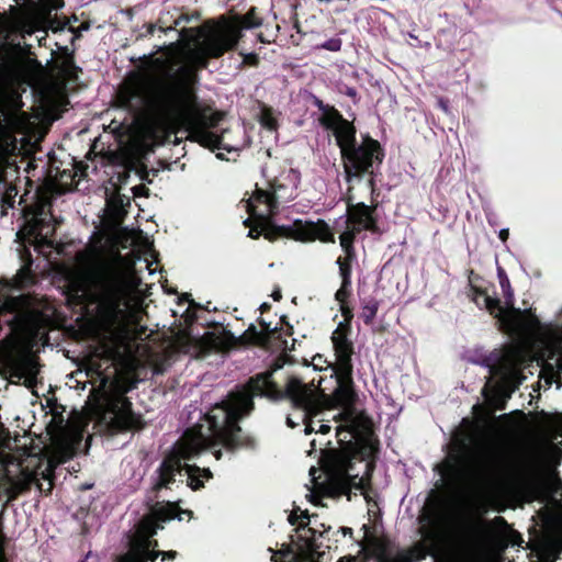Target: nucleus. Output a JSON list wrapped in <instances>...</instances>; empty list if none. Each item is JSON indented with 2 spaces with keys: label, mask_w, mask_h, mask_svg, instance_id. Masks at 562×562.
<instances>
[{
  "label": "nucleus",
  "mask_w": 562,
  "mask_h": 562,
  "mask_svg": "<svg viewBox=\"0 0 562 562\" xmlns=\"http://www.w3.org/2000/svg\"><path fill=\"white\" fill-rule=\"evenodd\" d=\"M469 296L477 306H484L494 315L501 327L514 337L493 370L505 391L512 393L518 389L526 380L522 371L532 362L562 373V325H542L530 310L503 308L498 299L473 285L472 279Z\"/></svg>",
  "instance_id": "4"
},
{
  "label": "nucleus",
  "mask_w": 562,
  "mask_h": 562,
  "mask_svg": "<svg viewBox=\"0 0 562 562\" xmlns=\"http://www.w3.org/2000/svg\"><path fill=\"white\" fill-rule=\"evenodd\" d=\"M316 105L322 111L319 122L326 128L330 130L336 138L340 148L342 159L349 157L350 154L367 147L378 149L380 143L370 136H363L359 145L356 144V128L349 121L345 120L342 115L334 108L326 106L322 101H317Z\"/></svg>",
  "instance_id": "15"
},
{
  "label": "nucleus",
  "mask_w": 562,
  "mask_h": 562,
  "mask_svg": "<svg viewBox=\"0 0 562 562\" xmlns=\"http://www.w3.org/2000/svg\"><path fill=\"white\" fill-rule=\"evenodd\" d=\"M383 151L378 149H358L342 159L345 178L348 183L347 212L348 221L358 225V228L370 229L374 225L372 209L364 202H359L360 196L370 195L373 192V165L381 164Z\"/></svg>",
  "instance_id": "8"
},
{
  "label": "nucleus",
  "mask_w": 562,
  "mask_h": 562,
  "mask_svg": "<svg viewBox=\"0 0 562 562\" xmlns=\"http://www.w3.org/2000/svg\"><path fill=\"white\" fill-rule=\"evenodd\" d=\"M56 68L57 80L61 86L75 82L79 77L80 69L76 66L70 56L64 57L61 60L57 61Z\"/></svg>",
  "instance_id": "19"
},
{
  "label": "nucleus",
  "mask_w": 562,
  "mask_h": 562,
  "mask_svg": "<svg viewBox=\"0 0 562 562\" xmlns=\"http://www.w3.org/2000/svg\"><path fill=\"white\" fill-rule=\"evenodd\" d=\"M139 282L131 265H115L92 273L86 284L75 290V296L93 305L99 325L110 327L136 316L139 302L133 292Z\"/></svg>",
  "instance_id": "5"
},
{
  "label": "nucleus",
  "mask_w": 562,
  "mask_h": 562,
  "mask_svg": "<svg viewBox=\"0 0 562 562\" xmlns=\"http://www.w3.org/2000/svg\"><path fill=\"white\" fill-rule=\"evenodd\" d=\"M45 479L48 480L50 482V476L49 474L45 475Z\"/></svg>",
  "instance_id": "38"
},
{
  "label": "nucleus",
  "mask_w": 562,
  "mask_h": 562,
  "mask_svg": "<svg viewBox=\"0 0 562 562\" xmlns=\"http://www.w3.org/2000/svg\"><path fill=\"white\" fill-rule=\"evenodd\" d=\"M326 49L329 50H339L341 47V42L339 40H329L323 45Z\"/></svg>",
  "instance_id": "26"
},
{
  "label": "nucleus",
  "mask_w": 562,
  "mask_h": 562,
  "mask_svg": "<svg viewBox=\"0 0 562 562\" xmlns=\"http://www.w3.org/2000/svg\"><path fill=\"white\" fill-rule=\"evenodd\" d=\"M176 506L168 505V507L159 508L155 510L150 516L145 517L130 542V550L120 555L116 562H156L158 557L161 560H172L176 557L175 551H155L151 550L153 544H157L151 541V538L157 533L158 529L162 528L160 522H167L172 519L182 520L183 517L176 515Z\"/></svg>",
  "instance_id": "10"
},
{
  "label": "nucleus",
  "mask_w": 562,
  "mask_h": 562,
  "mask_svg": "<svg viewBox=\"0 0 562 562\" xmlns=\"http://www.w3.org/2000/svg\"><path fill=\"white\" fill-rule=\"evenodd\" d=\"M20 8H12L11 15L5 21V27L10 32H19L22 36L35 32L42 33L38 43L46 35L48 14L53 10L64 7L63 0H14Z\"/></svg>",
  "instance_id": "11"
},
{
  "label": "nucleus",
  "mask_w": 562,
  "mask_h": 562,
  "mask_svg": "<svg viewBox=\"0 0 562 562\" xmlns=\"http://www.w3.org/2000/svg\"><path fill=\"white\" fill-rule=\"evenodd\" d=\"M286 424L290 428H294L297 425L291 417L286 418Z\"/></svg>",
  "instance_id": "31"
},
{
  "label": "nucleus",
  "mask_w": 562,
  "mask_h": 562,
  "mask_svg": "<svg viewBox=\"0 0 562 562\" xmlns=\"http://www.w3.org/2000/svg\"><path fill=\"white\" fill-rule=\"evenodd\" d=\"M83 562H86V561H83Z\"/></svg>",
  "instance_id": "40"
},
{
  "label": "nucleus",
  "mask_w": 562,
  "mask_h": 562,
  "mask_svg": "<svg viewBox=\"0 0 562 562\" xmlns=\"http://www.w3.org/2000/svg\"><path fill=\"white\" fill-rule=\"evenodd\" d=\"M376 310L375 308H371V311H368V314H370V316H373L375 314Z\"/></svg>",
  "instance_id": "35"
},
{
  "label": "nucleus",
  "mask_w": 562,
  "mask_h": 562,
  "mask_svg": "<svg viewBox=\"0 0 562 562\" xmlns=\"http://www.w3.org/2000/svg\"><path fill=\"white\" fill-rule=\"evenodd\" d=\"M498 278L503 292L506 295L507 304H512L513 291L510 289L509 280L501 269H498Z\"/></svg>",
  "instance_id": "22"
},
{
  "label": "nucleus",
  "mask_w": 562,
  "mask_h": 562,
  "mask_svg": "<svg viewBox=\"0 0 562 562\" xmlns=\"http://www.w3.org/2000/svg\"><path fill=\"white\" fill-rule=\"evenodd\" d=\"M420 535L425 544L431 549H438L447 536L446 518L438 513H425L420 520Z\"/></svg>",
  "instance_id": "17"
},
{
  "label": "nucleus",
  "mask_w": 562,
  "mask_h": 562,
  "mask_svg": "<svg viewBox=\"0 0 562 562\" xmlns=\"http://www.w3.org/2000/svg\"><path fill=\"white\" fill-rule=\"evenodd\" d=\"M355 237V231L353 229H347L340 236V246L345 250L346 254H349L352 241Z\"/></svg>",
  "instance_id": "23"
},
{
  "label": "nucleus",
  "mask_w": 562,
  "mask_h": 562,
  "mask_svg": "<svg viewBox=\"0 0 562 562\" xmlns=\"http://www.w3.org/2000/svg\"><path fill=\"white\" fill-rule=\"evenodd\" d=\"M285 364V360H278L272 370L250 379L241 391L232 393L226 402L214 406L205 416V424L188 429L160 465L154 488L168 487L178 477L181 482L186 479L192 490L202 487L203 481L211 479L212 473L196 462L209 451L220 460L221 447L235 449L240 446L241 428L238 422L252 411L254 398L288 397L303 412L305 434H326L331 427L329 423H336L339 448H322L321 468L310 469L311 502L316 503L319 496L338 494L346 495L348 499L360 494L368 499L367 476L370 475L371 463L364 459L358 460V456L371 452L368 418L352 406V415L362 417L364 425L363 429L355 424L349 425L342 416V405L334 401V395L329 400L330 407H325L322 398L326 391L323 387L325 379L319 378L317 387H314L315 379L311 384H304L288 371L281 376L279 372Z\"/></svg>",
  "instance_id": "1"
},
{
  "label": "nucleus",
  "mask_w": 562,
  "mask_h": 562,
  "mask_svg": "<svg viewBox=\"0 0 562 562\" xmlns=\"http://www.w3.org/2000/svg\"><path fill=\"white\" fill-rule=\"evenodd\" d=\"M156 29H157V26H156V25H154V24H151V25H149V30H148V32H149L150 34H154V32L156 31Z\"/></svg>",
  "instance_id": "34"
},
{
  "label": "nucleus",
  "mask_w": 562,
  "mask_h": 562,
  "mask_svg": "<svg viewBox=\"0 0 562 562\" xmlns=\"http://www.w3.org/2000/svg\"><path fill=\"white\" fill-rule=\"evenodd\" d=\"M337 265L339 266L340 269L342 282L341 286L336 292L335 297L336 301L339 302L340 304V312L344 318L338 322L336 329L333 331L331 342L335 346L342 374L348 379V375L351 371V356L353 353V346L351 340L349 339L350 321L352 318V313L351 310L345 304L349 295L348 288L350 285V271L348 267L341 261V259L337 260Z\"/></svg>",
  "instance_id": "12"
},
{
  "label": "nucleus",
  "mask_w": 562,
  "mask_h": 562,
  "mask_svg": "<svg viewBox=\"0 0 562 562\" xmlns=\"http://www.w3.org/2000/svg\"><path fill=\"white\" fill-rule=\"evenodd\" d=\"M119 243L123 248L128 246H147L148 238L140 231L136 229H124L119 236Z\"/></svg>",
  "instance_id": "20"
},
{
  "label": "nucleus",
  "mask_w": 562,
  "mask_h": 562,
  "mask_svg": "<svg viewBox=\"0 0 562 562\" xmlns=\"http://www.w3.org/2000/svg\"><path fill=\"white\" fill-rule=\"evenodd\" d=\"M334 352H336L335 346ZM336 362H329L322 355H316L313 357L312 361L307 367H313L314 371H326L330 370L329 380L334 382L335 390L333 392L334 401L344 407L342 416L347 418L349 425H357L359 429H363V419L362 417H357L352 415V403L355 402V392L352 390V370L350 371L348 379L344 376L340 362L337 353H335Z\"/></svg>",
  "instance_id": "14"
},
{
  "label": "nucleus",
  "mask_w": 562,
  "mask_h": 562,
  "mask_svg": "<svg viewBox=\"0 0 562 562\" xmlns=\"http://www.w3.org/2000/svg\"><path fill=\"white\" fill-rule=\"evenodd\" d=\"M470 537L477 549H494L499 552L508 547H519L522 542L503 517H495L490 521L477 520L471 527Z\"/></svg>",
  "instance_id": "16"
},
{
  "label": "nucleus",
  "mask_w": 562,
  "mask_h": 562,
  "mask_svg": "<svg viewBox=\"0 0 562 562\" xmlns=\"http://www.w3.org/2000/svg\"><path fill=\"white\" fill-rule=\"evenodd\" d=\"M258 37H259V40H260L261 42H263V37H262V35H261V34H259V36H258Z\"/></svg>",
  "instance_id": "39"
},
{
  "label": "nucleus",
  "mask_w": 562,
  "mask_h": 562,
  "mask_svg": "<svg viewBox=\"0 0 562 562\" xmlns=\"http://www.w3.org/2000/svg\"><path fill=\"white\" fill-rule=\"evenodd\" d=\"M64 178L71 179V175L64 171L59 181L48 180L37 192L36 202L23 211L24 224L16 235L20 238H30L36 248L52 245L49 236L55 227L49 212L52 198L71 189V182L65 181Z\"/></svg>",
  "instance_id": "9"
},
{
  "label": "nucleus",
  "mask_w": 562,
  "mask_h": 562,
  "mask_svg": "<svg viewBox=\"0 0 562 562\" xmlns=\"http://www.w3.org/2000/svg\"><path fill=\"white\" fill-rule=\"evenodd\" d=\"M199 16L182 14L172 26L159 27L165 35L173 34L175 41L157 45V52L162 50L164 56L151 59L142 74L125 81L119 91L120 106L134 113L127 140L120 149L126 167H134L181 127L192 142L212 150H229L220 136L210 132L222 114L196 105L194 68L205 66L206 60L203 64L189 60L180 45L181 34L188 29L178 31L177 27Z\"/></svg>",
  "instance_id": "2"
},
{
  "label": "nucleus",
  "mask_w": 562,
  "mask_h": 562,
  "mask_svg": "<svg viewBox=\"0 0 562 562\" xmlns=\"http://www.w3.org/2000/svg\"><path fill=\"white\" fill-rule=\"evenodd\" d=\"M4 308H7V310H10V308H11V305H10V303H9V302L5 304Z\"/></svg>",
  "instance_id": "37"
},
{
  "label": "nucleus",
  "mask_w": 562,
  "mask_h": 562,
  "mask_svg": "<svg viewBox=\"0 0 562 562\" xmlns=\"http://www.w3.org/2000/svg\"><path fill=\"white\" fill-rule=\"evenodd\" d=\"M361 550L367 557H375L379 562H386L384 557V546L375 538H366L361 542Z\"/></svg>",
  "instance_id": "21"
},
{
  "label": "nucleus",
  "mask_w": 562,
  "mask_h": 562,
  "mask_svg": "<svg viewBox=\"0 0 562 562\" xmlns=\"http://www.w3.org/2000/svg\"><path fill=\"white\" fill-rule=\"evenodd\" d=\"M274 301H279L281 299V291L279 289L274 290L271 294Z\"/></svg>",
  "instance_id": "29"
},
{
  "label": "nucleus",
  "mask_w": 562,
  "mask_h": 562,
  "mask_svg": "<svg viewBox=\"0 0 562 562\" xmlns=\"http://www.w3.org/2000/svg\"><path fill=\"white\" fill-rule=\"evenodd\" d=\"M376 310L375 308H371V311H368V314H370V316H373L375 314Z\"/></svg>",
  "instance_id": "36"
},
{
  "label": "nucleus",
  "mask_w": 562,
  "mask_h": 562,
  "mask_svg": "<svg viewBox=\"0 0 562 562\" xmlns=\"http://www.w3.org/2000/svg\"><path fill=\"white\" fill-rule=\"evenodd\" d=\"M439 106L446 114L449 113L448 106L443 101H439Z\"/></svg>",
  "instance_id": "30"
},
{
  "label": "nucleus",
  "mask_w": 562,
  "mask_h": 562,
  "mask_svg": "<svg viewBox=\"0 0 562 562\" xmlns=\"http://www.w3.org/2000/svg\"><path fill=\"white\" fill-rule=\"evenodd\" d=\"M546 527L560 526V530L550 536L542 544L539 551V557L543 562H555L562 553V521L553 525H547Z\"/></svg>",
  "instance_id": "18"
},
{
  "label": "nucleus",
  "mask_w": 562,
  "mask_h": 562,
  "mask_svg": "<svg viewBox=\"0 0 562 562\" xmlns=\"http://www.w3.org/2000/svg\"><path fill=\"white\" fill-rule=\"evenodd\" d=\"M136 261H139V258H136V260H135V259H130L127 257H123L122 255H117V256H115L113 261L110 265H108L104 269H110L111 267H113L115 265H131L134 274L137 277V272L135 269Z\"/></svg>",
  "instance_id": "24"
},
{
  "label": "nucleus",
  "mask_w": 562,
  "mask_h": 562,
  "mask_svg": "<svg viewBox=\"0 0 562 562\" xmlns=\"http://www.w3.org/2000/svg\"><path fill=\"white\" fill-rule=\"evenodd\" d=\"M98 424L111 431L131 430L142 426L139 416L133 414L131 402L122 395L103 394L92 407Z\"/></svg>",
  "instance_id": "13"
},
{
  "label": "nucleus",
  "mask_w": 562,
  "mask_h": 562,
  "mask_svg": "<svg viewBox=\"0 0 562 562\" xmlns=\"http://www.w3.org/2000/svg\"><path fill=\"white\" fill-rule=\"evenodd\" d=\"M279 188L274 186L267 190L257 188L252 195L246 200V207L250 217L244 220V224L249 226L251 221H255V226L250 227L247 236L258 238L263 235L267 239L282 236L305 244L315 240L333 243L334 235L327 223L322 220L317 222L295 220L291 226H273L271 224L270 215L278 206L277 191Z\"/></svg>",
  "instance_id": "6"
},
{
  "label": "nucleus",
  "mask_w": 562,
  "mask_h": 562,
  "mask_svg": "<svg viewBox=\"0 0 562 562\" xmlns=\"http://www.w3.org/2000/svg\"><path fill=\"white\" fill-rule=\"evenodd\" d=\"M509 232L508 228H502L499 231V238L505 241L508 238Z\"/></svg>",
  "instance_id": "28"
},
{
  "label": "nucleus",
  "mask_w": 562,
  "mask_h": 562,
  "mask_svg": "<svg viewBox=\"0 0 562 562\" xmlns=\"http://www.w3.org/2000/svg\"><path fill=\"white\" fill-rule=\"evenodd\" d=\"M540 448L510 462L504 445L496 436L479 442L472 454L450 453L440 465L446 483L463 491L481 492L499 484L543 493L539 515L543 522L562 521V482L546 468L559 463L562 450L555 440L562 437V413L543 414L538 420Z\"/></svg>",
  "instance_id": "3"
},
{
  "label": "nucleus",
  "mask_w": 562,
  "mask_h": 562,
  "mask_svg": "<svg viewBox=\"0 0 562 562\" xmlns=\"http://www.w3.org/2000/svg\"><path fill=\"white\" fill-rule=\"evenodd\" d=\"M261 25L251 9L244 18L209 23L200 29H191L181 34L182 52L193 63L203 64L207 58H217L236 46L241 30Z\"/></svg>",
  "instance_id": "7"
},
{
  "label": "nucleus",
  "mask_w": 562,
  "mask_h": 562,
  "mask_svg": "<svg viewBox=\"0 0 562 562\" xmlns=\"http://www.w3.org/2000/svg\"><path fill=\"white\" fill-rule=\"evenodd\" d=\"M308 519V516L305 512H301L300 513V516L297 515V512H293L289 515V522L294 526L299 522V520H301V522L299 524L300 527H304L307 522L305 520Z\"/></svg>",
  "instance_id": "25"
},
{
  "label": "nucleus",
  "mask_w": 562,
  "mask_h": 562,
  "mask_svg": "<svg viewBox=\"0 0 562 562\" xmlns=\"http://www.w3.org/2000/svg\"><path fill=\"white\" fill-rule=\"evenodd\" d=\"M341 531H342V533H344L345 536H347V535H349V536H350V535L352 533V530H351L350 528H342V529H341Z\"/></svg>",
  "instance_id": "33"
},
{
  "label": "nucleus",
  "mask_w": 562,
  "mask_h": 562,
  "mask_svg": "<svg viewBox=\"0 0 562 562\" xmlns=\"http://www.w3.org/2000/svg\"><path fill=\"white\" fill-rule=\"evenodd\" d=\"M311 446H312V450L308 451V454H312L313 451H316V440L315 439L312 440Z\"/></svg>",
  "instance_id": "32"
},
{
  "label": "nucleus",
  "mask_w": 562,
  "mask_h": 562,
  "mask_svg": "<svg viewBox=\"0 0 562 562\" xmlns=\"http://www.w3.org/2000/svg\"><path fill=\"white\" fill-rule=\"evenodd\" d=\"M261 123L270 130L273 128V120L271 117H262Z\"/></svg>",
  "instance_id": "27"
}]
</instances>
